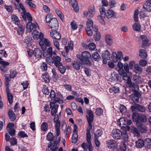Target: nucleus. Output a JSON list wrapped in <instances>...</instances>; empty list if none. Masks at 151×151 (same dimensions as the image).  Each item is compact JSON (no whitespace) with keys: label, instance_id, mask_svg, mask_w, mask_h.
<instances>
[{"label":"nucleus","instance_id":"obj_1","mask_svg":"<svg viewBox=\"0 0 151 151\" xmlns=\"http://www.w3.org/2000/svg\"><path fill=\"white\" fill-rule=\"evenodd\" d=\"M132 118L133 121L135 124H144L147 122L148 120L146 115L139 114L137 112L133 113Z\"/></svg>","mask_w":151,"mask_h":151},{"label":"nucleus","instance_id":"obj_2","mask_svg":"<svg viewBox=\"0 0 151 151\" xmlns=\"http://www.w3.org/2000/svg\"><path fill=\"white\" fill-rule=\"evenodd\" d=\"M131 91L133 93L130 95V98L134 103L139 102V99L142 95L141 92H139L135 89H131Z\"/></svg>","mask_w":151,"mask_h":151},{"label":"nucleus","instance_id":"obj_3","mask_svg":"<svg viewBox=\"0 0 151 151\" xmlns=\"http://www.w3.org/2000/svg\"><path fill=\"white\" fill-rule=\"evenodd\" d=\"M87 114L88 116L87 115H86L88 123V128L86 129H88L90 131L92 129V123L94 120V115L92 111L91 110L87 109Z\"/></svg>","mask_w":151,"mask_h":151},{"label":"nucleus","instance_id":"obj_4","mask_svg":"<svg viewBox=\"0 0 151 151\" xmlns=\"http://www.w3.org/2000/svg\"><path fill=\"white\" fill-rule=\"evenodd\" d=\"M134 103V105H132L130 107L133 113L136 112V111L137 110L142 112H145V108L143 106L137 104L136 103Z\"/></svg>","mask_w":151,"mask_h":151},{"label":"nucleus","instance_id":"obj_5","mask_svg":"<svg viewBox=\"0 0 151 151\" xmlns=\"http://www.w3.org/2000/svg\"><path fill=\"white\" fill-rule=\"evenodd\" d=\"M39 44L43 51L46 50L47 47H49L51 45L50 42L48 39L45 38H44V40L42 41H40Z\"/></svg>","mask_w":151,"mask_h":151},{"label":"nucleus","instance_id":"obj_6","mask_svg":"<svg viewBox=\"0 0 151 151\" xmlns=\"http://www.w3.org/2000/svg\"><path fill=\"white\" fill-rule=\"evenodd\" d=\"M111 54L108 50H106L102 51L101 56L103 59V63L106 64L107 61L110 59Z\"/></svg>","mask_w":151,"mask_h":151},{"label":"nucleus","instance_id":"obj_7","mask_svg":"<svg viewBox=\"0 0 151 151\" xmlns=\"http://www.w3.org/2000/svg\"><path fill=\"white\" fill-rule=\"evenodd\" d=\"M49 27L52 29H58V22L57 19L55 18H53L49 20Z\"/></svg>","mask_w":151,"mask_h":151},{"label":"nucleus","instance_id":"obj_8","mask_svg":"<svg viewBox=\"0 0 151 151\" xmlns=\"http://www.w3.org/2000/svg\"><path fill=\"white\" fill-rule=\"evenodd\" d=\"M22 12L21 13V15L22 18L24 20L26 21L27 19L28 21H32V18L31 14L28 12H26L25 8L22 10Z\"/></svg>","mask_w":151,"mask_h":151},{"label":"nucleus","instance_id":"obj_9","mask_svg":"<svg viewBox=\"0 0 151 151\" xmlns=\"http://www.w3.org/2000/svg\"><path fill=\"white\" fill-rule=\"evenodd\" d=\"M57 30L56 29H52V30L50 32V35L53 38L58 40L60 39L61 35L60 33L57 31Z\"/></svg>","mask_w":151,"mask_h":151},{"label":"nucleus","instance_id":"obj_10","mask_svg":"<svg viewBox=\"0 0 151 151\" xmlns=\"http://www.w3.org/2000/svg\"><path fill=\"white\" fill-rule=\"evenodd\" d=\"M0 64H1L0 66L1 70L4 73L8 70V68L6 67L9 65V63L8 62L2 60H0Z\"/></svg>","mask_w":151,"mask_h":151},{"label":"nucleus","instance_id":"obj_11","mask_svg":"<svg viewBox=\"0 0 151 151\" xmlns=\"http://www.w3.org/2000/svg\"><path fill=\"white\" fill-rule=\"evenodd\" d=\"M54 122L56 123L55 124V128L56 129V135L57 136L59 135L60 133V122L58 120H57L56 118H54L53 119Z\"/></svg>","mask_w":151,"mask_h":151},{"label":"nucleus","instance_id":"obj_12","mask_svg":"<svg viewBox=\"0 0 151 151\" xmlns=\"http://www.w3.org/2000/svg\"><path fill=\"white\" fill-rule=\"evenodd\" d=\"M106 144L108 147L112 150H114L117 145L116 142L113 139L109 140Z\"/></svg>","mask_w":151,"mask_h":151},{"label":"nucleus","instance_id":"obj_13","mask_svg":"<svg viewBox=\"0 0 151 151\" xmlns=\"http://www.w3.org/2000/svg\"><path fill=\"white\" fill-rule=\"evenodd\" d=\"M50 108L52 109L51 110V114L52 116H54L56 115L58 112V109L59 105L56 104L53 106L52 105L50 104Z\"/></svg>","mask_w":151,"mask_h":151},{"label":"nucleus","instance_id":"obj_14","mask_svg":"<svg viewBox=\"0 0 151 151\" xmlns=\"http://www.w3.org/2000/svg\"><path fill=\"white\" fill-rule=\"evenodd\" d=\"M23 42L24 43H25V45L27 47L31 46L33 40L31 37L29 36H27L25 37V38Z\"/></svg>","mask_w":151,"mask_h":151},{"label":"nucleus","instance_id":"obj_15","mask_svg":"<svg viewBox=\"0 0 151 151\" xmlns=\"http://www.w3.org/2000/svg\"><path fill=\"white\" fill-rule=\"evenodd\" d=\"M113 137L117 139H120L122 137V134L121 130L117 129H114L112 131Z\"/></svg>","mask_w":151,"mask_h":151},{"label":"nucleus","instance_id":"obj_16","mask_svg":"<svg viewBox=\"0 0 151 151\" xmlns=\"http://www.w3.org/2000/svg\"><path fill=\"white\" fill-rule=\"evenodd\" d=\"M139 132L142 133H146L147 129L144 124H135Z\"/></svg>","mask_w":151,"mask_h":151},{"label":"nucleus","instance_id":"obj_17","mask_svg":"<svg viewBox=\"0 0 151 151\" xmlns=\"http://www.w3.org/2000/svg\"><path fill=\"white\" fill-rule=\"evenodd\" d=\"M69 3L71 4L74 10L76 12L79 11V8L78 5V2L76 0H73V1L72 0L70 1H69Z\"/></svg>","mask_w":151,"mask_h":151},{"label":"nucleus","instance_id":"obj_18","mask_svg":"<svg viewBox=\"0 0 151 151\" xmlns=\"http://www.w3.org/2000/svg\"><path fill=\"white\" fill-rule=\"evenodd\" d=\"M101 8H99V10L101 15L98 16L99 19V18L104 19L106 16V13L105 12V8L102 6H101Z\"/></svg>","mask_w":151,"mask_h":151},{"label":"nucleus","instance_id":"obj_19","mask_svg":"<svg viewBox=\"0 0 151 151\" xmlns=\"http://www.w3.org/2000/svg\"><path fill=\"white\" fill-rule=\"evenodd\" d=\"M138 64H136L134 68L133 71L139 75L141 74L142 72V69L139 66Z\"/></svg>","mask_w":151,"mask_h":151},{"label":"nucleus","instance_id":"obj_20","mask_svg":"<svg viewBox=\"0 0 151 151\" xmlns=\"http://www.w3.org/2000/svg\"><path fill=\"white\" fill-rule=\"evenodd\" d=\"M93 58V60L96 62H99L101 60V58L99 54L98 53V52H94L92 54V58Z\"/></svg>","mask_w":151,"mask_h":151},{"label":"nucleus","instance_id":"obj_21","mask_svg":"<svg viewBox=\"0 0 151 151\" xmlns=\"http://www.w3.org/2000/svg\"><path fill=\"white\" fill-rule=\"evenodd\" d=\"M8 115L11 121H14L16 118L15 114L12 109H10L9 110L8 112Z\"/></svg>","mask_w":151,"mask_h":151},{"label":"nucleus","instance_id":"obj_22","mask_svg":"<svg viewBox=\"0 0 151 151\" xmlns=\"http://www.w3.org/2000/svg\"><path fill=\"white\" fill-rule=\"evenodd\" d=\"M144 146L146 149H150L151 148V139L147 138L144 140Z\"/></svg>","mask_w":151,"mask_h":151},{"label":"nucleus","instance_id":"obj_23","mask_svg":"<svg viewBox=\"0 0 151 151\" xmlns=\"http://www.w3.org/2000/svg\"><path fill=\"white\" fill-rule=\"evenodd\" d=\"M135 143L136 146L137 148H141L144 146V140L142 139H139Z\"/></svg>","mask_w":151,"mask_h":151},{"label":"nucleus","instance_id":"obj_24","mask_svg":"<svg viewBox=\"0 0 151 151\" xmlns=\"http://www.w3.org/2000/svg\"><path fill=\"white\" fill-rule=\"evenodd\" d=\"M143 8L148 12H151V2L148 1V0L144 4Z\"/></svg>","mask_w":151,"mask_h":151},{"label":"nucleus","instance_id":"obj_25","mask_svg":"<svg viewBox=\"0 0 151 151\" xmlns=\"http://www.w3.org/2000/svg\"><path fill=\"white\" fill-rule=\"evenodd\" d=\"M139 55L142 59L146 58L147 56V51L144 49H140L139 51Z\"/></svg>","mask_w":151,"mask_h":151},{"label":"nucleus","instance_id":"obj_26","mask_svg":"<svg viewBox=\"0 0 151 151\" xmlns=\"http://www.w3.org/2000/svg\"><path fill=\"white\" fill-rule=\"evenodd\" d=\"M34 55L36 58H41L42 54V51L38 48H36L34 50Z\"/></svg>","mask_w":151,"mask_h":151},{"label":"nucleus","instance_id":"obj_27","mask_svg":"<svg viewBox=\"0 0 151 151\" xmlns=\"http://www.w3.org/2000/svg\"><path fill=\"white\" fill-rule=\"evenodd\" d=\"M52 65L54 63L55 66H57L58 65V63H59V62L61 60L60 57L58 56H53L52 58Z\"/></svg>","mask_w":151,"mask_h":151},{"label":"nucleus","instance_id":"obj_28","mask_svg":"<svg viewBox=\"0 0 151 151\" xmlns=\"http://www.w3.org/2000/svg\"><path fill=\"white\" fill-rule=\"evenodd\" d=\"M105 41L106 44L109 46H111L113 43V39L109 35H107L105 36Z\"/></svg>","mask_w":151,"mask_h":151},{"label":"nucleus","instance_id":"obj_29","mask_svg":"<svg viewBox=\"0 0 151 151\" xmlns=\"http://www.w3.org/2000/svg\"><path fill=\"white\" fill-rule=\"evenodd\" d=\"M55 99L50 102V104H53L55 105L56 104H55L57 103L59 104H62L63 103V101L62 99H60L58 97H55Z\"/></svg>","mask_w":151,"mask_h":151},{"label":"nucleus","instance_id":"obj_30","mask_svg":"<svg viewBox=\"0 0 151 151\" xmlns=\"http://www.w3.org/2000/svg\"><path fill=\"white\" fill-rule=\"evenodd\" d=\"M81 62L78 61H74L72 62V64L73 68L77 70H78L80 68Z\"/></svg>","mask_w":151,"mask_h":151},{"label":"nucleus","instance_id":"obj_31","mask_svg":"<svg viewBox=\"0 0 151 151\" xmlns=\"http://www.w3.org/2000/svg\"><path fill=\"white\" fill-rule=\"evenodd\" d=\"M7 100L10 104H12L13 103V96L12 93L10 92V91H6Z\"/></svg>","mask_w":151,"mask_h":151},{"label":"nucleus","instance_id":"obj_32","mask_svg":"<svg viewBox=\"0 0 151 151\" xmlns=\"http://www.w3.org/2000/svg\"><path fill=\"white\" fill-rule=\"evenodd\" d=\"M122 78L124 80L127 81V84L128 86L130 83H132L131 79L130 77L128 76V75L127 74V73L122 76Z\"/></svg>","mask_w":151,"mask_h":151},{"label":"nucleus","instance_id":"obj_33","mask_svg":"<svg viewBox=\"0 0 151 151\" xmlns=\"http://www.w3.org/2000/svg\"><path fill=\"white\" fill-rule=\"evenodd\" d=\"M88 12L89 14V16L92 17L95 14L94 6L93 5L92 6L89 7Z\"/></svg>","mask_w":151,"mask_h":151},{"label":"nucleus","instance_id":"obj_34","mask_svg":"<svg viewBox=\"0 0 151 151\" xmlns=\"http://www.w3.org/2000/svg\"><path fill=\"white\" fill-rule=\"evenodd\" d=\"M53 143L52 142H50L47 147L48 148H50L51 147H52V148H57L56 150H57L58 148V147H57V145L58 143L56 142L55 141H53Z\"/></svg>","mask_w":151,"mask_h":151},{"label":"nucleus","instance_id":"obj_35","mask_svg":"<svg viewBox=\"0 0 151 151\" xmlns=\"http://www.w3.org/2000/svg\"><path fill=\"white\" fill-rule=\"evenodd\" d=\"M115 14L114 12L112 9H109L107 10L106 13V17L109 19L112 17Z\"/></svg>","mask_w":151,"mask_h":151},{"label":"nucleus","instance_id":"obj_36","mask_svg":"<svg viewBox=\"0 0 151 151\" xmlns=\"http://www.w3.org/2000/svg\"><path fill=\"white\" fill-rule=\"evenodd\" d=\"M133 29L135 31L139 32L140 31L141 26L139 23H134L132 25Z\"/></svg>","mask_w":151,"mask_h":151},{"label":"nucleus","instance_id":"obj_37","mask_svg":"<svg viewBox=\"0 0 151 151\" xmlns=\"http://www.w3.org/2000/svg\"><path fill=\"white\" fill-rule=\"evenodd\" d=\"M32 21H28V22L26 24V28L27 30L29 32H31L33 30V27H32L33 24L31 22Z\"/></svg>","mask_w":151,"mask_h":151},{"label":"nucleus","instance_id":"obj_38","mask_svg":"<svg viewBox=\"0 0 151 151\" xmlns=\"http://www.w3.org/2000/svg\"><path fill=\"white\" fill-rule=\"evenodd\" d=\"M131 132L134 134H137V135H140L139 132V130L137 128L132 126L131 127Z\"/></svg>","mask_w":151,"mask_h":151},{"label":"nucleus","instance_id":"obj_39","mask_svg":"<svg viewBox=\"0 0 151 151\" xmlns=\"http://www.w3.org/2000/svg\"><path fill=\"white\" fill-rule=\"evenodd\" d=\"M43 79L47 83H48L50 81V76L49 74L46 72H45L42 75Z\"/></svg>","mask_w":151,"mask_h":151},{"label":"nucleus","instance_id":"obj_40","mask_svg":"<svg viewBox=\"0 0 151 151\" xmlns=\"http://www.w3.org/2000/svg\"><path fill=\"white\" fill-rule=\"evenodd\" d=\"M52 72L53 76V80L54 81L56 82L58 79L59 78L56 72V70L55 68L52 69Z\"/></svg>","mask_w":151,"mask_h":151},{"label":"nucleus","instance_id":"obj_41","mask_svg":"<svg viewBox=\"0 0 151 151\" xmlns=\"http://www.w3.org/2000/svg\"><path fill=\"white\" fill-rule=\"evenodd\" d=\"M46 136L47 139L50 142H51L52 140L53 141L55 138L53 134L51 132H48Z\"/></svg>","mask_w":151,"mask_h":151},{"label":"nucleus","instance_id":"obj_42","mask_svg":"<svg viewBox=\"0 0 151 151\" xmlns=\"http://www.w3.org/2000/svg\"><path fill=\"white\" fill-rule=\"evenodd\" d=\"M111 93L114 92V93H119L120 92V89L119 87L114 86L110 89Z\"/></svg>","mask_w":151,"mask_h":151},{"label":"nucleus","instance_id":"obj_43","mask_svg":"<svg viewBox=\"0 0 151 151\" xmlns=\"http://www.w3.org/2000/svg\"><path fill=\"white\" fill-rule=\"evenodd\" d=\"M82 55L84 59L85 58H91V55L90 53L87 51H84L82 52Z\"/></svg>","mask_w":151,"mask_h":151},{"label":"nucleus","instance_id":"obj_44","mask_svg":"<svg viewBox=\"0 0 151 151\" xmlns=\"http://www.w3.org/2000/svg\"><path fill=\"white\" fill-rule=\"evenodd\" d=\"M86 138L87 142H91V137L90 131L88 129H86Z\"/></svg>","mask_w":151,"mask_h":151},{"label":"nucleus","instance_id":"obj_45","mask_svg":"<svg viewBox=\"0 0 151 151\" xmlns=\"http://www.w3.org/2000/svg\"><path fill=\"white\" fill-rule=\"evenodd\" d=\"M78 134L77 133L73 134L71 138L72 142L74 144L76 143L78 140Z\"/></svg>","mask_w":151,"mask_h":151},{"label":"nucleus","instance_id":"obj_46","mask_svg":"<svg viewBox=\"0 0 151 151\" xmlns=\"http://www.w3.org/2000/svg\"><path fill=\"white\" fill-rule=\"evenodd\" d=\"M139 17L141 19L144 20L145 17H147V14L145 13V10H142L139 13Z\"/></svg>","mask_w":151,"mask_h":151},{"label":"nucleus","instance_id":"obj_47","mask_svg":"<svg viewBox=\"0 0 151 151\" xmlns=\"http://www.w3.org/2000/svg\"><path fill=\"white\" fill-rule=\"evenodd\" d=\"M128 86L130 88H133L132 89H135L138 91L139 90V86L138 85L137 83H135L134 82H132V83H130Z\"/></svg>","mask_w":151,"mask_h":151},{"label":"nucleus","instance_id":"obj_48","mask_svg":"<svg viewBox=\"0 0 151 151\" xmlns=\"http://www.w3.org/2000/svg\"><path fill=\"white\" fill-rule=\"evenodd\" d=\"M18 136L21 138H22L27 137H28L27 135L25 132L24 131H20L18 132Z\"/></svg>","mask_w":151,"mask_h":151},{"label":"nucleus","instance_id":"obj_49","mask_svg":"<svg viewBox=\"0 0 151 151\" xmlns=\"http://www.w3.org/2000/svg\"><path fill=\"white\" fill-rule=\"evenodd\" d=\"M48 127V125L46 122H43L41 125V129L43 131H46Z\"/></svg>","mask_w":151,"mask_h":151},{"label":"nucleus","instance_id":"obj_50","mask_svg":"<svg viewBox=\"0 0 151 151\" xmlns=\"http://www.w3.org/2000/svg\"><path fill=\"white\" fill-rule=\"evenodd\" d=\"M10 74L9 75V77L11 78H14L17 74V72L15 70H10Z\"/></svg>","mask_w":151,"mask_h":151},{"label":"nucleus","instance_id":"obj_51","mask_svg":"<svg viewBox=\"0 0 151 151\" xmlns=\"http://www.w3.org/2000/svg\"><path fill=\"white\" fill-rule=\"evenodd\" d=\"M89 58H85L83 59V63L84 64H85L87 65V66H90L92 65L91 62L88 59Z\"/></svg>","mask_w":151,"mask_h":151},{"label":"nucleus","instance_id":"obj_52","mask_svg":"<svg viewBox=\"0 0 151 151\" xmlns=\"http://www.w3.org/2000/svg\"><path fill=\"white\" fill-rule=\"evenodd\" d=\"M120 107V111L122 114L125 113L127 111V108L126 106L123 104H121Z\"/></svg>","mask_w":151,"mask_h":151},{"label":"nucleus","instance_id":"obj_53","mask_svg":"<svg viewBox=\"0 0 151 151\" xmlns=\"http://www.w3.org/2000/svg\"><path fill=\"white\" fill-rule=\"evenodd\" d=\"M35 24L34 23L32 24V27H33V30L32 33H34L35 32H37L38 33H39V32L37 30V28L39 29V26L36 22H35Z\"/></svg>","mask_w":151,"mask_h":151},{"label":"nucleus","instance_id":"obj_54","mask_svg":"<svg viewBox=\"0 0 151 151\" xmlns=\"http://www.w3.org/2000/svg\"><path fill=\"white\" fill-rule=\"evenodd\" d=\"M96 114L99 116L101 115L103 113V110L101 108L98 107L96 109Z\"/></svg>","mask_w":151,"mask_h":151},{"label":"nucleus","instance_id":"obj_55","mask_svg":"<svg viewBox=\"0 0 151 151\" xmlns=\"http://www.w3.org/2000/svg\"><path fill=\"white\" fill-rule=\"evenodd\" d=\"M55 12L57 15L59 17L60 19L63 20V19L64 16L63 15V16H62V12L60 10L58 9H57L55 10Z\"/></svg>","mask_w":151,"mask_h":151},{"label":"nucleus","instance_id":"obj_56","mask_svg":"<svg viewBox=\"0 0 151 151\" xmlns=\"http://www.w3.org/2000/svg\"><path fill=\"white\" fill-rule=\"evenodd\" d=\"M10 142L12 145L14 146L17 144V139L15 137H12L10 139Z\"/></svg>","mask_w":151,"mask_h":151},{"label":"nucleus","instance_id":"obj_57","mask_svg":"<svg viewBox=\"0 0 151 151\" xmlns=\"http://www.w3.org/2000/svg\"><path fill=\"white\" fill-rule=\"evenodd\" d=\"M135 63V61L134 60L131 61L129 62V65L130 70H133L136 64Z\"/></svg>","mask_w":151,"mask_h":151},{"label":"nucleus","instance_id":"obj_58","mask_svg":"<svg viewBox=\"0 0 151 151\" xmlns=\"http://www.w3.org/2000/svg\"><path fill=\"white\" fill-rule=\"evenodd\" d=\"M93 37L96 41H98L101 38V35L99 32L95 33L93 34Z\"/></svg>","mask_w":151,"mask_h":151},{"label":"nucleus","instance_id":"obj_59","mask_svg":"<svg viewBox=\"0 0 151 151\" xmlns=\"http://www.w3.org/2000/svg\"><path fill=\"white\" fill-rule=\"evenodd\" d=\"M88 47L91 50H93L96 47V44L94 42H91L88 45Z\"/></svg>","mask_w":151,"mask_h":151},{"label":"nucleus","instance_id":"obj_60","mask_svg":"<svg viewBox=\"0 0 151 151\" xmlns=\"http://www.w3.org/2000/svg\"><path fill=\"white\" fill-rule=\"evenodd\" d=\"M52 56L49 55L46 58V61L47 63L50 65H52Z\"/></svg>","mask_w":151,"mask_h":151},{"label":"nucleus","instance_id":"obj_61","mask_svg":"<svg viewBox=\"0 0 151 151\" xmlns=\"http://www.w3.org/2000/svg\"><path fill=\"white\" fill-rule=\"evenodd\" d=\"M5 9L6 10L9 12H10L11 13L13 11V9H12V6L10 5H7L6 4L4 5Z\"/></svg>","mask_w":151,"mask_h":151},{"label":"nucleus","instance_id":"obj_62","mask_svg":"<svg viewBox=\"0 0 151 151\" xmlns=\"http://www.w3.org/2000/svg\"><path fill=\"white\" fill-rule=\"evenodd\" d=\"M147 63V61L144 59H141L139 62V65L142 67L145 66Z\"/></svg>","mask_w":151,"mask_h":151},{"label":"nucleus","instance_id":"obj_63","mask_svg":"<svg viewBox=\"0 0 151 151\" xmlns=\"http://www.w3.org/2000/svg\"><path fill=\"white\" fill-rule=\"evenodd\" d=\"M87 35L89 36H91L93 34V32L90 27H86L85 28Z\"/></svg>","mask_w":151,"mask_h":151},{"label":"nucleus","instance_id":"obj_64","mask_svg":"<svg viewBox=\"0 0 151 151\" xmlns=\"http://www.w3.org/2000/svg\"><path fill=\"white\" fill-rule=\"evenodd\" d=\"M123 67L124 70L127 73H129V69H130L129 67V64L127 63H125L123 65Z\"/></svg>","mask_w":151,"mask_h":151}]
</instances>
